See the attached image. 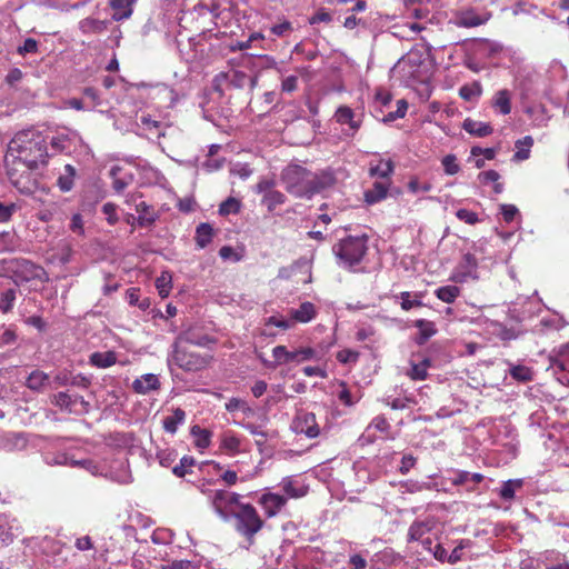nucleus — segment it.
I'll list each match as a JSON object with an SVG mask.
<instances>
[{
  "label": "nucleus",
  "instance_id": "obj_1",
  "mask_svg": "<svg viewBox=\"0 0 569 569\" xmlns=\"http://www.w3.org/2000/svg\"><path fill=\"white\" fill-rule=\"evenodd\" d=\"M48 141L43 132L36 129L19 131L10 140L4 157L7 176L21 193L33 192L36 182L31 171L48 163Z\"/></svg>",
  "mask_w": 569,
  "mask_h": 569
},
{
  "label": "nucleus",
  "instance_id": "obj_2",
  "mask_svg": "<svg viewBox=\"0 0 569 569\" xmlns=\"http://www.w3.org/2000/svg\"><path fill=\"white\" fill-rule=\"evenodd\" d=\"M281 179L286 190L297 198H310L326 187L317 174L299 164L287 166Z\"/></svg>",
  "mask_w": 569,
  "mask_h": 569
},
{
  "label": "nucleus",
  "instance_id": "obj_3",
  "mask_svg": "<svg viewBox=\"0 0 569 569\" xmlns=\"http://www.w3.org/2000/svg\"><path fill=\"white\" fill-rule=\"evenodd\" d=\"M332 251L340 266L352 268L359 264L368 251V237L349 236L333 246Z\"/></svg>",
  "mask_w": 569,
  "mask_h": 569
},
{
  "label": "nucleus",
  "instance_id": "obj_4",
  "mask_svg": "<svg viewBox=\"0 0 569 569\" xmlns=\"http://www.w3.org/2000/svg\"><path fill=\"white\" fill-rule=\"evenodd\" d=\"M172 350L168 357V363H174L177 367L188 372H196L207 368L212 360L209 355H200L189 351L179 343H172Z\"/></svg>",
  "mask_w": 569,
  "mask_h": 569
},
{
  "label": "nucleus",
  "instance_id": "obj_5",
  "mask_svg": "<svg viewBox=\"0 0 569 569\" xmlns=\"http://www.w3.org/2000/svg\"><path fill=\"white\" fill-rule=\"evenodd\" d=\"M236 520L238 532L251 539L263 526V521L258 515L256 508L249 503H241L231 516Z\"/></svg>",
  "mask_w": 569,
  "mask_h": 569
},
{
  "label": "nucleus",
  "instance_id": "obj_6",
  "mask_svg": "<svg viewBox=\"0 0 569 569\" xmlns=\"http://www.w3.org/2000/svg\"><path fill=\"white\" fill-rule=\"evenodd\" d=\"M51 402L61 411L68 413L83 416L91 410V405L82 396L77 393H69L60 391L52 396Z\"/></svg>",
  "mask_w": 569,
  "mask_h": 569
},
{
  "label": "nucleus",
  "instance_id": "obj_7",
  "mask_svg": "<svg viewBox=\"0 0 569 569\" xmlns=\"http://www.w3.org/2000/svg\"><path fill=\"white\" fill-rule=\"evenodd\" d=\"M240 496L226 490H214L210 495V503L216 512L224 520H228L239 508Z\"/></svg>",
  "mask_w": 569,
  "mask_h": 569
},
{
  "label": "nucleus",
  "instance_id": "obj_8",
  "mask_svg": "<svg viewBox=\"0 0 569 569\" xmlns=\"http://www.w3.org/2000/svg\"><path fill=\"white\" fill-rule=\"evenodd\" d=\"M272 356L278 363H301L309 360L320 359L319 353L310 347L301 348L295 351H288L284 346H276L272 349Z\"/></svg>",
  "mask_w": 569,
  "mask_h": 569
},
{
  "label": "nucleus",
  "instance_id": "obj_9",
  "mask_svg": "<svg viewBox=\"0 0 569 569\" xmlns=\"http://www.w3.org/2000/svg\"><path fill=\"white\" fill-rule=\"evenodd\" d=\"M478 261L476 257L467 252L452 270L449 280L456 283H465L469 280H478Z\"/></svg>",
  "mask_w": 569,
  "mask_h": 569
},
{
  "label": "nucleus",
  "instance_id": "obj_10",
  "mask_svg": "<svg viewBox=\"0 0 569 569\" xmlns=\"http://www.w3.org/2000/svg\"><path fill=\"white\" fill-rule=\"evenodd\" d=\"M549 369L561 385L569 386V342L551 360Z\"/></svg>",
  "mask_w": 569,
  "mask_h": 569
},
{
  "label": "nucleus",
  "instance_id": "obj_11",
  "mask_svg": "<svg viewBox=\"0 0 569 569\" xmlns=\"http://www.w3.org/2000/svg\"><path fill=\"white\" fill-rule=\"evenodd\" d=\"M8 270L14 273L16 282H23L39 277L40 268L29 260L14 259L9 261Z\"/></svg>",
  "mask_w": 569,
  "mask_h": 569
},
{
  "label": "nucleus",
  "instance_id": "obj_12",
  "mask_svg": "<svg viewBox=\"0 0 569 569\" xmlns=\"http://www.w3.org/2000/svg\"><path fill=\"white\" fill-rule=\"evenodd\" d=\"M296 432L303 433L308 438H316L320 433V428L317 423L316 415L312 412H303L295 420Z\"/></svg>",
  "mask_w": 569,
  "mask_h": 569
},
{
  "label": "nucleus",
  "instance_id": "obj_13",
  "mask_svg": "<svg viewBox=\"0 0 569 569\" xmlns=\"http://www.w3.org/2000/svg\"><path fill=\"white\" fill-rule=\"evenodd\" d=\"M219 448L228 456L234 457L241 452L242 439L231 430H226L219 436Z\"/></svg>",
  "mask_w": 569,
  "mask_h": 569
},
{
  "label": "nucleus",
  "instance_id": "obj_14",
  "mask_svg": "<svg viewBox=\"0 0 569 569\" xmlns=\"http://www.w3.org/2000/svg\"><path fill=\"white\" fill-rule=\"evenodd\" d=\"M259 503L263 508L267 517L271 518L278 515L286 506L287 498L278 493L267 492L260 497Z\"/></svg>",
  "mask_w": 569,
  "mask_h": 569
},
{
  "label": "nucleus",
  "instance_id": "obj_15",
  "mask_svg": "<svg viewBox=\"0 0 569 569\" xmlns=\"http://www.w3.org/2000/svg\"><path fill=\"white\" fill-rule=\"evenodd\" d=\"M21 535V528L16 519L0 515V541L3 545L11 543Z\"/></svg>",
  "mask_w": 569,
  "mask_h": 569
},
{
  "label": "nucleus",
  "instance_id": "obj_16",
  "mask_svg": "<svg viewBox=\"0 0 569 569\" xmlns=\"http://www.w3.org/2000/svg\"><path fill=\"white\" fill-rule=\"evenodd\" d=\"M78 136L74 132H59L50 140L51 148L60 153H70L77 144Z\"/></svg>",
  "mask_w": 569,
  "mask_h": 569
},
{
  "label": "nucleus",
  "instance_id": "obj_17",
  "mask_svg": "<svg viewBox=\"0 0 569 569\" xmlns=\"http://www.w3.org/2000/svg\"><path fill=\"white\" fill-rule=\"evenodd\" d=\"M132 389L139 395H147L150 391L160 389V380L154 373H144L133 380Z\"/></svg>",
  "mask_w": 569,
  "mask_h": 569
},
{
  "label": "nucleus",
  "instance_id": "obj_18",
  "mask_svg": "<svg viewBox=\"0 0 569 569\" xmlns=\"http://www.w3.org/2000/svg\"><path fill=\"white\" fill-rule=\"evenodd\" d=\"M216 340L208 335H196L193 330H186L181 332L174 340L173 343H179L182 346L183 343H190L198 347H207L209 345L214 343Z\"/></svg>",
  "mask_w": 569,
  "mask_h": 569
},
{
  "label": "nucleus",
  "instance_id": "obj_19",
  "mask_svg": "<svg viewBox=\"0 0 569 569\" xmlns=\"http://www.w3.org/2000/svg\"><path fill=\"white\" fill-rule=\"evenodd\" d=\"M462 129L475 137H487L493 131L492 127L488 122L477 121L471 118H467L462 122Z\"/></svg>",
  "mask_w": 569,
  "mask_h": 569
},
{
  "label": "nucleus",
  "instance_id": "obj_20",
  "mask_svg": "<svg viewBox=\"0 0 569 569\" xmlns=\"http://www.w3.org/2000/svg\"><path fill=\"white\" fill-rule=\"evenodd\" d=\"M389 183L376 181L371 189H368L363 193V198L367 204H375L380 202L387 197Z\"/></svg>",
  "mask_w": 569,
  "mask_h": 569
},
{
  "label": "nucleus",
  "instance_id": "obj_21",
  "mask_svg": "<svg viewBox=\"0 0 569 569\" xmlns=\"http://www.w3.org/2000/svg\"><path fill=\"white\" fill-rule=\"evenodd\" d=\"M136 0H110L109 4L113 9L112 19L114 21H121L130 18L132 14V6Z\"/></svg>",
  "mask_w": 569,
  "mask_h": 569
},
{
  "label": "nucleus",
  "instance_id": "obj_22",
  "mask_svg": "<svg viewBox=\"0 0 569 569\" xmlns=\"http://www.w3.org/2000/svg\"><path fill=\"white\" fill-rule=\"evenodd\" d=\"M136 211L139 213L137 222L140 227L151 226L158 219V214L152 207L144 201L136 203Z\"/></svg>",
  "mask_w": 569,
  "mask_h": 569
},
{
  "label": "nucleus",
  "instance_id": "obj_23",
  "mask_svg": "<svg viewBox=\"0 0 569 569\" xmlns=\"http://www.w3.org/2000/svg\"><path fill=\"white\" fill-rule=\"evenodd\" d=\"M186 412L181 408H174L170 416L162 420L163 429L171 435H174L180 425L184 423Z\"/></svg>",
  "mask_w": 569,
  "mask_h": 569
},
{
  "label": "nucleus",
  "instance_id": "obj_24",
  "mask_svg": "<svg viewBox=\"0 0 569 569\" xmlns=\"http://www.w3.org/2000/svg\"><path fill=\"white\" fill-rule=\"evenodd\" d=\"M282 490L290 498H301L303 497L308 489L306 486L299 483L293 477H286L281 480L280 483Z\"/></svg>",
  "mask_w": 569,
  "mask_h": 569
},
{
  "label": "nucleus",
  "instance_id": "obj_25",
  "mask_svg": "<svg viewBox=\"0 0 569 569\" xmlns=\"http://www.w3.org/2000/svg\"><path fill=\"white\" fill-rule=\"evenodd\" d=\"M291 318L295 321L298 322H309L316 317V308L313 303L307 301L302 302L298 309H292L290 311Z\"/></svg>",
  "mask_w": 569,
  "mask_h": 569
},
{
  "label": "nucleus",
  "instance_id": "obj_26",
  "mask_svg": "<svg viewBox=\"0 0 569 569\" xmlns=\"http://www.w3.org/2000/svg\"><path fill=\"white\" fill-rule=\"evenodd\" d=\"M49 385V376L40 370H33L26 380V386L32 391H42Z\"/></svg>",
  "mask_w": 569,
  "mask_h": 569
},
{
  "label": "nucleus",
  "instance_id": "obj_27",
  "mask_svg": "<svg viewBox=\"0 0 569 569\" xmlns=\"http://www.w3.org/2000/svg\"><path fill=\"white\" fill-rule=\"evenodd\" d=\"M117 362V353L114 351L93 352L90 356V363L97 368L106 369Z\"/></svg>",
  "mask_w": 569,
  "mask_h": 569
},
{
  "label": "nucleus",
  "instance_id": "obj_28",
  "mask_svg": "<svg viewBox=\"0 0 569 569\" xmlns=\"http://www.w3.org/2000/svg\"><path fill=\"white\" fill-rule=\"evenodd\" d=\"M76 174L77 171L73 166H64L63 172L59 176L57 180V186L62 192H69L73 188Z\"/></svg>",
  "mask_w": 569,
  "mask_h": 569
},
{
  "label": "nucleus",
  "instance_id": "obj_29",
  "mask_svg": "<svg viewBox=\"0 0 569 569\" xmlns=\"http://www.w3.org/2000/svg\"><path fill=\"white\" fill-rule=\"evenodd\" d=\"M511 96L507 89H501L496 92L492 106L499 110L501 114H509L511 111Z\"/></svg>",
  "mask_w": 569,
  "mask_h": 569
},
{
  "label": "nucleus",
  "instance_id": "obj_30",
  "mask_svg": "<svg viewBox=\"0 0 569 569\" xmlns=\"http://www.w3.org/2000/svg\"><path fill=\"white\" fill-rule=\"evenodd\" d=\"M213 238V228L209 223H200L196 229V243L200 249L206 248Z\"/></svg>",
  "mask_w": 569,
  "mask_h": 569
},
{
  "label": "nucleus",
  "instance_id": "obj_31",
  "mask_svg": "<svg viewBox=\"0 0 569 569\" xmlns=\"http://www.w3.org/2000/svg\"><path fill=\"white\" fill-rule=\"evenodd\" d=\"M336 120L341 124H349L353 131H357L360 127V123L355 120V113L352 109L346 106L338 108L336 111Z\"/></svg>",
  "mask_w": 569,
  "mask_h": 569
},
{
  "label": "nucleus",
  "instance_id": "obj_32",
  "mask_svg": "<svg viewBox=\"0 0 569 569\" xmlns=\"http://www.w3.org/2000/svg\"><path fill=\"white\" fill-rule=\"evenodd\" d=\"M107 22L94 18H86L79 22L82 33H101L107 29Z\"/></svg>",
  "mask_w": 569,
  "mask_h": 569
},
{
  "label": "nucleus",
  "instance_id": "obj_33",
  "mask_svg": "<svg viewBox=\"0 0 569 569\" xmlns=\"http://www.w3.org/2000/svg\"><path fill=\"white\" fill-rule=\"evenodd\" d=\"M436 297L446 302L452 303L460 296V288L457 286H442L435 291Z\"/></svg>",
  "mask_w": 569,
  "mask_h": 569
},
{
  "label": "nucleus",
  "instance_id": "obj_34",
  "mask_svg": "<svg viewBox=\"0 0 569 569\" xmlns=\"http://www.w3.org/2000/svg\"><path fill=\"white\" fill-rule=\"evenodd\" d=\"M510 376L520 382H528L533 379V371L523 365H512L509 368Z\"/></svg>",
  "mask_w": 569,
  "mask_h": 569
},
{
  "label": "nucleus",
  "instance_id": "obj_35",
  "mask_svg": "<svg viewBox=\"0 0 569 569\" xmlns=\"http://www.w3.org/2000/svg\"><path fill=\"white\" fill-rule=\"evenodd\" d=\"M533 144V139L530 136H526L516 142L517 151L513 158L518 161L527 160L530 157V148Z\"/></svg>",
  "mask_w": 569,
  "mask_h": 569
},
{
  "label": "nucleus",
  "instance_id": "obj_36",
  "mask_svg": "<svg viewBox=\"0 0 569 569\" xmlns=\"http://www.w3.org/2000/svg\"><path fill=\"white\" fill-rule=\"evenodd\" d=\"M435 485L428 481H418V480H407L401 483L402 492L407 493H417L423 490L433 489Z\"/></svg>",
  "mask_w": 569,
  "mask_h": 569
},
{
  "label": "nucleus",
  "instance_id": "obj_37",
  "mask_svg": "<svg viewBox=\"0 0 569 569\" xmlns=\"http://www.w3.org/2000/svg\"><path fill=\"white\" fill-rule=\"evenodd\" d=\"M393 172V163L391 160H381L377 166L370 167L369 173L371 177H379L382 179L389 178Z\"/></svg>",
  "mask_w": 569,
  "mask_h": 569
},
{
  "label": "nucleus",
  "instance_id": "obj_38",
  "mask_svg": "<svg viewBox=\"0 0 569 569\" xmlns=\"http://www.w3.org/2000/svg\"><path fill=\"white\" fill-rule=\"evenodd\" d=\"M284 201L286 196L282 192L274 189L270 192H267L262 198V203L267 206L269 211H273L277 206L284 203Z\"/></svg>",
  "mask_w": 569,
  "mask_h": 569
},
{
  "label": "nucleus",
  "instance_id": "obj_39",
  "mask_svg": "<svg viewBox=\"0 0 569 569\" xmlns=\"http://www.w3.org/2000/svg\"><path fill=\"white\" fill-rule=\"evenodd\" d=\"M430 527L425 521H415L409 527L408 530V540L409 541H418L420 540L428 531Z\"/></svg>",
  "mask_w": 569,
  "mask_h": 569
},
{
  "label": "nucleus",
  "instance_id": "obj_40",
  "mask_svg": "<svg viewBox=\"0 0 569 569\" xmlns=\"http://www.w3.org/2000/svg\"><path fill=\"white\" fill-rule=\"evenodd\" d=\"M17 299V289L10 288L3 291L0 296V310L8 313L13 309Z\"/></svg>",
  "mask_w": 569,
  "mask_h": 569
},
{
  "label": "nucleus",
  "instance_id": "obj_41",
  "mask_svg": "<svg viewBox=\"0 0 569 569\" xmlns=\"http://www.w3.org/2000/svg\"><path fill=\"white\" fill-rule=\"evenodd\" d=\"M482 89L479 82L465 84L459 89V96L466 101H472L481 96Z\"/></svg>",
  "mask_w": 569,
  "mask_h": 569
},
{
  "label": "nucleus",
  "instance_id": "obj_42",
  "mask_svg": "<svg viewBox=\"0 0 569 569\" xmlns=\"http://www.w3.org/2000/svg\"><path fill=\"white\" fill-rule=\"evenodd\" d=\"M430 367V360L423 359L419 363H411V369L408 372V376L412 380H425L427 378V370Z\"/></svg>",
  "mask_w": 569,
  "mask_h": 569
},
{
  "label": "nucleus",
  "instance_id": "obj_43",
  "mask_svg": "<svg viewBox=\"0 0 569 569\" xmlns=\"http://www.w3.org/2000/svg\"><path fill=\"white\" fill-rule=\"evenodd\" d=\"M196 460L191 456H183L180 459V462L173 467L172 472L174 476L182 478L191 471V468L194 466Z\"/></svg>",
  "mask_w": 569,
  "mask_h": 569
},
{
  "label": "nucleus",
  "instance_id": "obj_44",
  "mask_svg": "<svg viewBox=\"0 0 569 569\" xmlns=\"http://www.w3.org/2000/svg\"><path fill=\"white\" fill-rule=\"evenodd\" d=\"M522 486V480H508L505 481L500 488L499 496L503 500H512L517 488Z\"/></svg>",
  "mask_w": 569,
  "mask_h": 569
},
{
  "label": "nucleus",
  "instance_id": "obj_45",
  "mask_svg": "<svg viewBox=\"0 0 569 569\" xmlns=\"http://www.w3.org/2000/svg\"><path fill=\"white\" fill-rule=\"evenodd\" d=\"M415 326L420 330L419 343H423L436 333L435 325L430 321L420 319L416 321Z\"/></svg>",
  "mask_w": 569,
  "mask_h": 569
},
{
  "label": "nucleus",
  "instance_id": "obj_46",
  "mask_svg": "<svg viewBox=\"0 0 569 569\" xmlns=\"http://www.w3.org/2000/svg\"><path fill=\"white\" fill-rule=\"evenodd\" d=\"M240 201L237 200L236 198L230 197L223 202H221V204L219 206V213L221 216L238 213L240 211Z\"/></svg>",
  "mask_w": 569,
  "mask_h": 569
},
{
  "label": "nucleus",
  "instance_id": "obj_47",
  "mask_svg": "<svg viewBox=\"0 0 569 569\" xmlns=\"http://www.w3.org/2000/svg\"><path fill=\"white\" fill-rule=\"evenodd\" d=\"M443 171L448 176L457 174L460 171V166L455 154H447L441 160Z\"/></svg>",
  "mask_w": 569,
  "mask_h": 569
},
{
  "label": "nucleus",
  "instance_id": "obj_48",
  "mask_svg": "<svg viewBox=\"0 0 569 569\" xmlns=\"http://www.w3.org/2000/svg\"><path fill=\"white\" fill-rule=\"evenodd\" d=\"M228 76L229 86L233 88H243L249 80L244 72L238 70L228 71Z\"/></svg>",
  "mask_w": 569,
  "mask_h": 569
},
{
  "label": "nucleus",
  "instance_id": "obj_49",
  "mask_svg": "<svg viewBox=\"0 0 569 569\" xmlns=\"http://www.w3.org/2000/svg\"><path fill=\"white\" fill-rule=\"evenodd\" d=\"M156 287L159 291V295L162 298L168 297L171 289V276L169 272H162L160 277L156 280Z\"/></svg>",
  "mask_w": 569,
  "mask_h": 569
},
{
  "label": "nucleus",
  "instance_id": "obj_50",
  "mask_svg": "<svg viewBox=\"0 0 569 569\" xmlns=\"http://www.w3.org/2000/svg\"><path fill=\"white\" fill-rule=\"evenodd\" d=\"M191 433L198 436L197 447L204 449L210 445V432L208 430L201 429L199 426H193Z\"/></svg>",
  "mask_w": 569,
  "mask_h": 569
},
{
  "label": "nucleus",
  "instance_id": "obj_51",
  "mask_svg": "<svg viewBox=\"0 0 569 569\" xmlns=\"http://www.w3.org/2000/svg\"><path fill=\"white\" fill-rule=\"evenodd\" d=\"M264 326H274L277 328H280L282 330H288L293 326L292 320H287L282 317L271 316L264 320Z\"/></svg>",
  "mask_w": 569,
  "mask_h": 569
},
{
  "label": "nucleus",
  "instance_id": "obj_52",
  "mask_svg": "<svg viewBox=\"0 0 569 569\" xmlns=\"http://www.w3.org/2000/svg\"><path fill=\"white\" fill-rule=\"evenodd\" d=\"M456 217L460 220V221H463L468 224H476L477 222H479V218H478V214L471 210H468V209H459L457 210L456 212Z\"/></svg>",
  "mask_w": 569,
  "mask_h": 569
},
{
  "label": "nucleus",
  "instance_id": "obj_53",
  "mask_svg": "<svg viewBox=\"0 0 569 569\" xmlns=\"http://www.w3.org/2000/svg\"><path fill=\"white\" fill-rule=\"evenodd\" d=\"M383 402H385L387 406H389L391 409H393V410H402V409L407 408V407H408V405H409L410 402H412V401H411V399L406 398V397H405V398H391V397H386V398L383 399Z\"/></svg>",
  "mask_w": 569,
  "mask_h": 569
},
{
  "label": "nucleus",
  "instance_id": "obj_54",
  "mask_svg": "<svg viewBox=\"0 0 569 569\" xmlns=\"http://www.w3.org/2000/svg\"><path fill=\"white\" fill-rule=\"evenodd\" d=\"M359 358V352L351 349H342L337 353V360L341 363L356 362Z\"/></svg>",
  "mask_w": 569,
  "mask_h": 569
},
{
  "label": "nucleus",
  "instance_id": "obj_55",
  "mask_svg": "<svg viewBox=\"0 0 569 569\" xmlns=\"http://www.w3.org/2000/svg\"><path fill=\"white\" fill-rule=\"evenodd\" d=\"M38 51V42L33 38H28L23 41V43L18 48V53L21 56H26L28 53H36Z\"/></svg>",
  "mask_w": 569,
  "mask_h": 569
},
{
  "label": "nucleus",
  "instance_id": "obj_56",
  "mask_svg": "<svg viewBox=\"0 0 569 569\" xmlns=\"http://www.w3.org/2000/svg\"><path fill=\"white\" fill-rule=\"evenodd\" d=\"M467 546H469V540H461L460 543L448 556V562L455 565L460 561L462 557V549Z\"/></svg>",
  "mask_w": 569,
  "mask_h": 569
},
{
  "label": "nucleus",
  "instance_id": "obj_57",
  "mask_svg": "<svg viewBox=\"0 0 569 569\" xmlns=\"http://www.w3.org/2000/svg\"><path fill=\"white\" fill-rule=\"evenodd\" d=\"M485 22H486V19H481L479 16H477L475 13H466L461 18V22L460 23L463 27L471 28V27L480 26V24H482Z\"/></svg>",
  "mask_w": 569,
  "mask_h": 569
},
{
  "label": "nucleus",
  "instance_id": "obj_58",
  "mask_svg": "<svg viewBox=\"0 0 569 569\" xmlns=\"http://www.w3.org/2000/svg\"><path fill=\"white\" fill-rule=\"evenodd\" d=\"M17 206L14 203L3 204L0 202V222H8L12 214L16 212Z\"/></svg>",
  "mask_w": 569,
  "mask_h": 569
},
{
  "label": "nucleus",
  "instance_id": "obj_59",
  "mask_svg": "<svg viewBox=\"0 0 569 569\" xmlns=\"http://www.w3.org/2000/svg\"><path fill=\"white\" fill-rule=\"evenodd\" d=\"M500 211L503 217V220L508 223L511 222L519 213L518 208L513 204H501Z\"/></svg>",
  "mask_w": 569,
  "mask_h": 569
},
{
  "label": "nucleus",
  "instance_id": "obj_60",
  "mask_svg": "<svg viewBox=\"0 0 569 569\" xmlns=\"http://www.w3.org/2000/svg\"><path fill=\"white\" fill-rule=\"evenodd\" d=\"M341 390L338 392V399L346 406H352L357 400L352 399L351 392L347 388L346 382H340Z\"/></svg>",
  "mask_w": 569,
  "mask_h": 569
},
{
  "label": "nucleus",
  "instance_id": "obj_61",
  "mask_svg": "<svg viewBox=\"0 0 569 569\" xmlns=\"http://www.w3.org/2000/svg\"><path fill=\"white\" fill-rule=\"evenodd\" d=\"M272 34L277 37H283L288 32L292 31V26L289 21L283 20L282 22L274 24L270 28Z\"/></svg>",
  "mask_w": 569,
  "mask_h": 569
},
{
  "label": "nucleus",
  "instance_id": "obj_62",
  "mask_svg": "<svg viewBox=\"0 0 569 569\" xmlns=\"http://www.w3.org/2000/svg\"><path fill=\"white\" fill-rule=\"evenodd\" d=\"M83 96L91 101L90 109L101 104L100 96L96 88H93V87L84 88Z\"/></svg>",
  "mask_w": 569,
  "mask_h": 569
},
{
  "label": "nucleus",
  "instance_id": "obj_63",
  "mask_svg": "<svg viewBox=\"0 0 569 569\" xmlns=\"http://www.w3.org/2000/svg\"><path fill=\"white\" fill-rule=\"evenodd\" d=\"M161 569H196L189 560H176L167 565H162Z\"/></svg>",
  "mask_w": 569,
  "mask_h": 569
},
{
  "label": "nucleus",
  "instance_id": "obj_64",
  "mask_svg": "<svg viewBox=\"0 0 569 569\" xmlns=\"http://www.w3.org/2000/svg\"><path fill=\"white\" fill-rule=\"evenodd\" d=\"M349 565L352 569H365L367 567V560L362 555L353 553L349 557Z\"/></svg>",
  "mask_w": 569,
  "mask_h": 569
}]
</instances>
